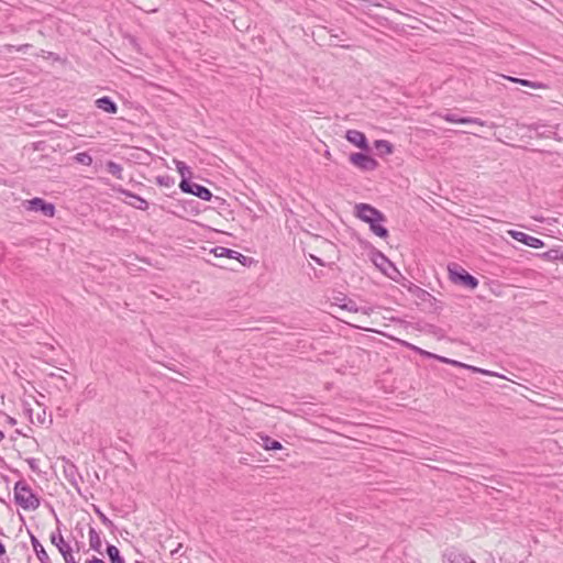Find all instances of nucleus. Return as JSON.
<instances>
[{
  "mask_svg": "<svg viewBox=\"0 0 563 563\" xmlns=\"http://www.w3.org/2000/svg\"><path fill=\"white\" fill-rule=\"evenodd\" d=\"M93 509H95V512L97 514V516L99 517V519L101 520V522L108 527L110 529L111 532H114V530L117 529L115 525L113 523L112 520H110L101 510L99 507L97 506H93Z\"/></svg>",
  "mask_w": 563,
  "mask_h": 563,
  "instance_id": "32",
  "label": "nucleus"
},
{
  "mask_svg": "<svg viewBox=\"0 0 563 563\" xmlns=\"http://www.w3.org/2000/svg\"><path fill=\"white\" fill-rule=\"evenodd\" d=\"M505 78L511 82H516V84H519L521 86L529 87L532 89L547 88V85L539 82V81H531L528 79H521V78L511 77V76H505Z\"/></svg>",
  "mask_w": 563,
  "mask_h": 563,
  "instance_id": "26",
  "label": "nucleus"
},
{
  "mask_svg": "<svg viewBox=\"0 0 563 563\" xmlns=\"http://www.w3.org/2000/svg\"><path fill=\"white\" fill-rule=\"evenodd\" d=\"M349 162L362 172H373L378 167V162L367 152H355L349 156Z\"/></svg>",
  "mask_w": 563,
  "mask_h": 563,
  "instance_id": "5",
  "label": "nucleus"
},
{
  "mask_svg": "<svg viewBox=\"0 0 563 563\" xmlns=\"http://www.w3.org/2000/svg\"><path fill=\"white\" fill-rule=\"evenodd\" d=\"M408 290L413 297L419 299L422 303H427L428 310L430 312H440V310L442 309L440 301L426 289H422L421 287L411 284L408 287Z\"/></svg>",
  "mask_w": 563,
  "mask_h": 563,
  "instance_id": "4",
  "label": "nucleus"
},
{
  "mask_svg": "<svg viewBox=\"0 0 563 563\" xmlns=\"http://www.w3.org/2000/svg\"><path fill=\"white\" fill-rule=\"evenodd\" d=\"M321 31H324V32H327L330 35L331 41H330L329 45H333V46H338L339 45V44L334 43L332 41V38L339 40V41H343L344 40L343 36L345 35V32L342 31V30H340L339 32H334V30H332V29H328L325 26H322Z\"/></svg>",
  "mask_w": 563,
  "mask_h": 563,
  "instance_id": "33",
  "label": "nucleus"
},
{
  "mask_svg": "<svg viewBox=\"0 0 563 563\" xmlns=\"http://www.w3.org/2000/svg\"><path fill=\"white\" fill-rule=\"evenodd\" d=\"M56 522H57V528L55 531L51 532L49 534V541L53 545H55L56 548H58L59 545L66 543L67 541L64 539L63 534H62V531H60V521L59 519L56 517Z\"/></svg>",
  "mask_w": 563,
  "mask_h": 563,
  "instance_id": "29",
  "label": "nucleus"
},
{
  "mask_svg": "<svg viewBox=\"0 0 563 563\" xmlns=\"http://www.w3.org/2000/svg\"><path fill=\"white\" fill-rule=\"evenodd\" d=\"M106 553L109 558L110 563H125L124 559L121 556L119 549L108 543L106 548Z\"/></svg>",
  "mask_w": 563,
  "mask_h": 563,
  "instance_id": "28",
  "label": "nucleus"
},
{
  "mask_svg": "<svg viewBox=\"0 0 563 563\" xmlns=\"http://www.w3.org/2000/svg\"><path fill=\"white\" fill-rule=\"evenodd\" d=\"M14 503L26 511L36 510L41 505V497L37 496L31 486L20 479L14 484Z\"/></svg>",
  "mask_w": 563,
  "mask_h": 563,
  "instance_id": "1",
  "label": "nucleus"
},
{
  "mask_svg": "<svg viewBox=\"0 0 563 563\" xmlns=\"http://www.w3.org/2000/svg\"><path fill=\"white\" fill-rule=\"evenodd\" d=\"M343 48H350V45H340Z\"/></svg>",
  "mask_w": 563,
  "mask_h": 563,
  "instance_id": "47",
  "label": "nucleus"
},
{
  "mask_svg": "<svg viewBox=\"0 0 563 563\" xmlns=\"http://www.w3.org/2000/svg\"><path fill=\"white\" fill-rule=\"evenodd\" d=\"M387 221L386 216L383 212H378L376 216L368 217V220H365L364 222L369 225V230L373 234L380 239H387L389 235L388 229L383 225Z\"/></svg>",
  "mask_w": 563,
  "mask_h": 563,
  "instance_id": "9",
  "label": "nucleus"
},
{
  "mask_svg": "<svg viewBox=\"0 0 563 563\" xmlns=\"http://www.w3.org/2000/svg\"><path fill=\"white\" fill-rule=\"evenodd\" d=\"M26 462H27V464H29L30 468H31L33 472H35V473H38V472H40V468H38V466H37V461H36V459H34V457H29V459H26Z\"/></svg>",
  "mask_w": 563,
  "mask_h": 563,
  "instance_id": "38",
  "label": "nucleus"
},
{
  "mask_svg": "<svg viewBox=\"0 0 563 563\" xmlns=\"http://www.w3.org/2000/svg\"><path fill=\"white\" fill-rule=\"evenodd\" d=\"M4 439V433L0 430V442Z\"/></svg>",
  "mask_w": 563,
  "mask_h": 563,
  "instance_id": "46",
  "label": "nucleus"
},
{
  "mask_svg": "<svg viewBox=\"0 0 563 563\" xmlns=\"http://www.w3.org/2000/svg\"><path fill=\"white\" fill-rule=\"evenodd\" d=\"M24 206L26 210L41 212L43 216L47 218H53L56 213L55 205L40 197H34L30 200H25Z\"/></svg>",
  "mask_w": 563,
  "mask_h": 563,
  "instance_id": "6",
  "label": "nucleus"
},
{
  "mask_svg": "<svg viewBox=\"0 0 563 563\" xmlns=\"http://www.w3.org/2000/svg\"><path fill=\"white\" fill-rule=\"evenodd\" d=\"M106 168H107V172L109 174H111L112 176H114L115 178L123 179V168L120 164H118L113 161H108L106 163Z\"/></svg>",
  "mask_w": 563,
  "mask_h": 563,
  "instance_id": "30",
  "label": "nucleus"
},
{
  "mask_svg": "<svg viewBox=\"0 0 563 563\" xmlns=\"http://www.w3.org/2000/svg\"><path fill=\"white\" fill-rule=\"evenodd\" d=\"M382 212L377 208L373 207L369 203L361 202L355 206V217L362 221L368 220V217H373Z\"/></svg>",
  "mask_w": 563,
  "mask_h": 563,
  "instance_id": "18",
  "label": "nucleus"
},
{
  "mask_svg": "<svg viewBox=\"0 0 563 563\" xmlns=\"http://www.w3.org/2000/svg\"><path fill=\"white\" fill-rule=\"evenodd\" d=\"M118 192L124 195L125 197H129L131 199V201H128L126 203L130 205L131 207L135 208V209H139V210H147L148 209V202L142 198L141 196L128 190V189H124L122 187H119L117 189Z\"/></svg>",
  "mask_w": 563,
  "mask_h": 563,
  "instance_id": "15",
  "label": "nucleus"
},
{
  "mask_svg": "<svg viewBox=\"0 0 563 563\" xmlns=\"http://www.w3.org/2000/svg\"><path fill=\"white\" fill-rule=\"evenodd\" d=\"M135 563H145V562H143V561H136Z\"/></svg>",
  "mask_w": 563,
  "mask_h": 563,
  "instance_id": "49",
  "label": "nucleus"
},
{
  "mask_svg": "<svg viewBox=\"0 0 563 563\" xmlns=\"http://www.w3.org/2000/svg\"><path fill=\"white\" fill-rule=\"evenodd\" d=\"M371 260L373 264L390 279L398 282L399 277H401V273L395 264L379 250L372 247Z\"/></svg>",
  "mask_w": 563,
  "mask_h": 563,
  "instance_id": "2",
  "label": "nucleus"
},
{
  "mask_svg": "<svg viewBox=\"0 0 563 563\" xmlns=\"http://www.w3.org/2000/svg\"><path fill=\"white\" fill-rule=\"evenodd\" d=\"M211 252L218 258H232L238 261L242 266H251L255 262L253 257L245 256L238 251L224 246H216Z\"/></svg>",
  "mask_w": 563,
  "mask_h": 563,
  "instance_id": "8",
  "label": "nucleus"
},
{
  "mask_svg": "<svg viewBox=\"0 0 563 563\" xmlns=\"http://www.w3.org/2000/svg\"><path fill=\"white\" fill-rule=\"evenodd\" d=\"M30 45L29 44H25V45H22L18 48V51H22L24 47H29Z\"/></svg>",
  "mask_w": 563,
  "mask_h": 563,
  "instance_id": "45",
  "label": "nucleus"
},
{
  "mask_svg": "<svg viewBox=\"0 0 563 563\" xmlns=\"http://www.w3.org/2000/svg\"><path fill=\"white\" fill-rule=\"evenodd\" d=\"M508 234L515 240L518 241L526 246L532 247V249H541L544 246V242L541 239L534 238L532 235H529L525 232L517 231V230H509Z\"/></svg>",
  "mask_w": 563,
  "mask_h": 563,
  "instance_id": "13",
  "label": "nucleus"
},
{
  "mask_svg": "<svg viewBox=\"0 0 563 563\" xmlns=\"http://www.w3.org/2000/svg\"><path fill=\"white\" fill-rule=\"evenodd\" d=\"M179 189L184 194H189V195L196 196L199 199L205 200V201H210L213 197V195L209 188H207L200 184L192 183L191 180H180Z\"/></svg>",
  "mask_w": 563,
  "mask_h": 563,
  "instance_id": "7",
  "label": "nucleus"
},
{
  "mask_svg": "<svg viewBox=\"0 0 563 563\" xmlns=\"http://www.w3.org/2000/svg\"><path fill=\"white\" fill-rule=\"evenodd\" d=\"M176 169L180 174V180H191L192 172L189 166L185 162L176 161Z\"/></svg>",
  "mask_w": 563,
  "mask_h": 563,
  "instance_id": "31",
  "label": "nucleus"
},
{
  "mask_svg": "<svg viewBox=\"0 0 563 563\" xmlns=\"http://www.w3.org/2000/svg\"><path fill=\"white\" fill-rule=\"evenodd\" d=\"M58 552L63 556L65 563H77L74 556V549L69 542H66L57 548Z\"/></svg>",
  "mask_w": 563,
  "mask_h": 563,
  "instance_id": "25",
  "label": "nucleus"
},
{
  "mask_svg": "<svg viewBox=\"0 0 563 563\" xmlns=\"http://www.w3.org/2000/svg\"><path fill=\"white\" fill-rule=\"evenodd\" d=\"M387 221L386 216L383 212H378L376 216L368 217V220H365L364 222L369 225V230L373 234L380 239H387L389 235L388 229L383 225Z\"/></svg>",
  "mask_w": 563,
  "mask_h": 563,
  "instance_id": "10",
  "label": "nucleus"
},
{
  "mask_svg": "<svg viewBox=\"0 0 563 563\" xmlns=\"http://www.w3.org/2000/svg\"><path fill=\"white\" fill-rule=\"evenodd\" d=\"M311 257H312V260H313L317 264H319V265H324V264H323V262H322L319 257H317V256H311Z\"/></svg>",
  "mask_w": 563,
  "mask_h": 563,
  "instance_id": "41",
  "label": "nucleus"
},
{
  "mask_svg": "<svg viewBox=\"0 0 563 563\" xmlns=\"http://www.w3.org/2000/svg\"><path fill=\"white\" fill-rule=\"evenodd\" d=\"M12 473L18 475V476H21V473L18 470H12Z\"/></svg>",
  "mask_w": 563,
  "mask_h": 563,
  "instance_id": "44",
  "label": "nucleus"
},
{
  "mask_svg": "<svg viewBox=\"0 0 563 563\" xmlns=\"http://www.w3.org/2000/svg\"><path fill=\"white\" fill-rule=\"evenodd\" d=\"M374 147L380 156L389 155L394 152V145L386 140H376L374 142Z\"/></svg>",
  "mask_w": 563,
  "mask_h": 563,
  "instance_id": "27",
  "label": "nucleus"
},
{
  "mask_svg": "<svg viewBox=\"0 0 563 563\" xmlns=\"http://www.w3.org/2000/svg\"><path fill=\"white\" fill-rule=\"evenodd\" d=\"M62 460L64 462L63 473L65 478L77 490L78 494H81L78 481H82V476L80 475L78 467L66 457H63Z\"/></svg>",
  "mask_w": 563,
  "mask_h": 563,
  "instance_id": "12",
  "label": "nucleus"
},
{
  "mask_svg": "<svg viewBox=\"0 0 563 563\" xmlns=\"http://www.w3.org/2000/svg\"><path fill=\"white\" fill-rule=\"evenodd\" d=\"M443 119L451 123H459V124L476 123L479 125H484V122L481 121V119H478V118L460 117L456 113H446L445 115H443Z\"/></svg>",
  "mask_w": 563,
  "mask_h": 563,
  "instance_id": "21",
  "label": "nucleus"
},
{
  "mask_svg": "<svg viewBox=\"0 0 563 563\" xmlns=\"http://www.w3.org/2000/svg\"><path fill=\"white\" fill-rule=\"evenodd\" d=\"M538 256L548 262H556V261L563 262V246H561V245L555 246L544 253L539 254Z\"/></svg>",
  "mask_w": 563,
  "mask_h": 563,
  "instance_id": "22",
  "label": "nucleus"
},
{
  "mask_svg": "<svg viewBox=\"0 0 563 563\" xmlns=\"http://www.w3.org/2000/svg\"><path fill=\"white\" fill-rule=\"evenodd\" d=\"M73 159L78 163V164H81V165H85V166H90L92 164V157L91 155L88 153V152H80V153H77Z\"/></svg>",
  "mask_w": 563,
  "mask_h": 563,
  "instance_id": "34",
  "label": "nucleus"
},
{
  "mask_svg": "<svg viewBox=\"0 0 563 563\" xmlns=\"http://www.w3.org/2000/svg\"><path fill=\"white\" fill-rule=\"evenodd\" d=\"M7 421L11 426L16 424V420L13 417L7 416Z\"/></svg>",
  "mask_w": 563,
  "mask_h": 563,
  "instance_id": "40",
  "label": "nucleus"
},
{
  "mask_svg": "<svg viewBox=\"0 0 563 563\" xmlns=\"http://www.w3.org/2000/svg\"><path fill=\"white\" fill-rule=\"evenodd\" d=\"M42 143H43V142L34 143V150H37V151H38V150H42V147H41V144H42Z\"/></svg>",
  "mask_w": 563,
  "mask_h": 563,
  "instance_id": "42",
  "label": "nucleus"
},
{
  "mask_svg": "<svg viewBox=\"0 0 563 563\" xmlns=\"http://www.w3.org/2000/svg\"><path fill=\"white\" fill-rule=\"evenodd\" d=\"M86 563H106L102 559L92 556L91 559L87 560Z\"/></svg>",
  "mask_w": 563,
  "mask_h": 563,
  "instance_id": "39",
  "label": "nucleus"
},
{
  "mask_svg": "<svg viewBox=\"0 0 563 563\" xmlns=\"http://www.w3.org/2000/svg\"><path fill=\"white\" fill-rule=\"evenodd\" d=\"M156 184L162 187H172L175 184V178L169 175H159L156 177Z\"/></svg>",
  "mask_w": 563,
  "mask_h": 563,
  "instance_id": "36",
  "label": "nucleus"
},
{
  "mask_svg": "<svg viewBox=\"0 0 563 563\" xmlns=\"http://www.w3.org/2000/svg\"><path fill=\"white\" fill-rule=\"evenodd\" d=\"M387 221L386 216L383 212H378L376 216L368 217V220H365L364 222L369 225V230L373 234L380 239H387L389 235L388 229L383 225Z\"/></svg>",
  "mask_w": 563,
  "mask_h": 563,
  "instance_id": "11",
  "label": "nucleus"
},
{
  "mask_svg": "<svg viewBox=\"0 0 563 563\" xmlns=\"http://www.w3.org/2000/svg\"><path fill=\"white\" fill-rule=\"evenodd\" d=\"M448 271L450 280L455 285L463 286L467 289H475L478 286V279L459 264H450Z\"/></svg>",
  "mask_w": 563,
  "mask_h": 563,
  "instance_id": "3",
  "label": "nucleus"
},
{
  "mask_svg": "<svg viewBox=\"0 0 563 563\" xmlns=\"http://www.w3.org/2000/svg\"><path fill=\"white\" fill-rule=\"evenodd\" d=\"M80 544H81V542H79V541H76V542H75V547H76V550H77V551H79V550H80Z\"/></svg>",
  "mask_w": 563,
  "mask_h": 563,
  "instance_id": "43",
  "label": "nucleus"
},
{
  "mask_svg": "<svg viewBox=\"0 0 563 563\" xmlns=\"http://www.w3.org/2000/svg\"><path fill=\"white\" fill-rule=\"evenodd\" d=\"M443 563H476L467 555L455 550H446L443 553Z\"/></svg>",
  "mask_w": 563,
  "mask_h": 563,
  "instance_id": "19",
  "label": "nucleus"
},
{
  "mask_svg": "<svg viewBox=\"0 0 563 563\" xmlns=\"http://www.w3.org/2000/svg\"><path fill=\"white\" fill-rule=\"evenodd\" d=\"M89 545L91 550L102 554V541L99 532L93 527H89Z\"/></svg>",
  "mask_w": 563,
  "mask_h": 563,
  "instance_id": "24",
  "label": "nucleus"
},
{
  "mask_svg": "<svg viewBox=\"0 0 563 563\" xmlns=\"http://www.w3.org/2000/svg\"><path fill=\"white\" fill-rule=\"evenodd\" d=\"M96 107L109 114H115L118 112V106L115 103V101L109 97V96H103V97H100L98 98L96 101Z\"/></svg>",
  "mask_w": 563,
  "mask_h": 563,
  "instance_id": "20",
  "label": "nucleus"
},
{
  "mask_svg": "<svg viewBox=\"0 0 563 563\" xmlns=\"http://www.w3.org/2000/svg\"><path fill=\"white\" fill-rule=\"evenodd\" d=\"M342 301L343 303L340 305L342 309H345L351 312H358L361 310L356 302L350 298L344 297Z\"/></svg>",
  "mask_w": 563,
  "mask_h": 563,
  "instance_id": "35",
  "label": "nucleus"
},
{
  "mask_svg": "<svg viewBox=\"0 0 563 563\" xmlns=\"http://www.w3.org/2000/svg\"><path fill=\"white\" fill-rule=\"evenodd\" d=\"M31 559H32V556L29 554V555H27V563H30V562H31Z\"/></svg>",
  "mask_w": 563,
  "mask_h": 563,
  "instance_id": "48",
  "label": "nucleus"
},
{
  "mask_svg": "<svg viewBox=\"0 0 563 563\" xmlns=\"http://www.w3.org/2000/svg\"><path fill=\"white\" fill-rule=\"evenodd\" d=\"M438 361L441 362V363L450 364V365L455 366V367H461V368L468 369V371H471L473 373H481V374H484V375H492V376L496 375L495 373L489 372L487 369H483V368H479V367H476V366H473V365H467V364L462 363L460 361L448 358V357L441 356V355L438 356Z\"/></svg>",
  "mask_w": 563,
  "mask_h": 563,
  "instance_id": "16",
  "label": "nucleus"
},
{
  "mask_svg": "<svg viewBox=\"0 0 563 563\" xmlns=\"http://www.w3.org/2000/svg\"><path fill=\"white\" fill-rule=\"evenodd\" d=\"M345 139L358 147L361 151L368 152L369 151V144L367 141L366 135L358 131V130H347L345 133Z\"/></svg>",
  "mask_w": 563,
  "mask_h": 563,
  "instance_id": "14",
  "label": "nucleus"
},
{
  "mask_svg": "<svg viewBox=\"0 0 563 563\" xmlns=\"http://www.w3.org/2000/svg\"><path fill=\"white\" fill-rule=\"evenodd\" d=\"M29 533H30L31 544H32L33 551H34L37 560L41 563H53L48 553L46 552L45 548L40 542V540L33 533H31V532H29Z\"/></svg>",
  "mask_w": 563,
  "mask_h": 563,
  "instance_id": "17",
  "label": "nucleus"
},
{
  "mask_svg": "<svg viewBox=\"0 0 563 563\" xmlns=\"http://www.w3.org/2000/svg\"><path fill=\"white\" fill-rule=\"evenodd\" d=\"M411 349H412L416 353L420 354L421 356H423V357H426V358H434V360H438V356H439V355H437V354H434V353H431V352H429V351L422 350V349H420V347H418V346H415V345H411Z\"/></svg>",
  "mask_w": 563,
  "mask_h": 563,
  "instance_id": "37",
  "label": "nucleus"
},
{
  "mask_svg": "<svg viewBox=\"0 0 563 563\" xmlns=\"http://www.w3.org/2000/svg\"><path fill=\"white\" fill-rule=\"evenodd\" d=\"M258 437L262 440L261 444L264 448V450H266V451H278V450L283 449V444L279 441L271 438L269 435L264 434V433H260Z\"/></svg>",
  "mask_w": 563,
  "mask_h": 563,
  "instance_id": "23",
  "label": "nucleus"
}]
</instances>
